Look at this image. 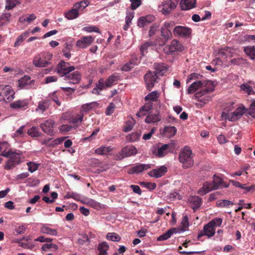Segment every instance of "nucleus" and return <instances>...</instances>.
Masks as SVG:
<instances>
[{
  "instance_id": "nucleus-51",
  "label": "nucleus",
  "mask_w": 255,
  "mask_h": 255,
  "mask_svg": "<svg viewBox=\"0 0 255 255\" xmlns=\"http://www.w3.org/2000/svg\"><path fill=\"white\" fill-rule=\"evenodd\" d=\"M96 87L100 91H102L106 88H108L106 86V82L103 78H101L99 80L98 83L96 85Z\"/></svg>"
},
{
  "instance_id": "nucleus-25",
  "label": "nucleus",
  "mask_w": 255,
  "mask_h": 255,
  "mask_svg": "<svg viewBox=\"0 0 255 255\" xmlns=\"http://www.w3.org/2000/svg\"><path fill=\"white\" fill-rule=\"evenodd\" d=\"M161 120L160 116L158 113L148 114L145 119V122L148 124L157 123Z\"/></svg>"
},
{
  "instance_id": "nucleus-1",
  "label": "nucleus",
  "mask_w": 255,
  "mask_h": 255,
  "mask_svg": "<svg viewBox=\"0 0 255 255\" xmlns=\"http://www.w3.org/2000/svg\"><path fill=\"white\" fill-rule=\"evenodd\" d=\"M75 69L74 66H70L69 63L61 61L57 66L56 71L60 77H64L65 80H70L71 83L75 84L79 83L81 78L79 71H74Z\"/></svg>"
},
{
  "instance_id": "nucleus-21",
  "label": "nucleus",
  "mask_w": 255,
  "mask_h": 255,
  "mask_svg": "<svg viewBox=\"0 0 255 255\" xmlns=\"http://www.w3.org/2000/svg\"><path fill=\"white\" fill-rule=\"evenodd\" d=\"M28 105V102L27 100H17L10 104V107L13 109H25Z\"/></svg>"
},
{
  "instance_id": "nucleus-20",
  "label": "nucleus",
  "mask_w": 255,
  "mask_h": 255,
  "mask_svg": "<svg viewBox=\"0 0 255 255\" xmlns=\"http://www.w3.org/2000/svg\"><path fill=\"white\" fill-rule=\"evenodd\" d=\"M167 171V168L165 166H161L159 168L152 169L148 173L150 177L158 178L165 175Z\"/></svg>"
},
{
  "instance_id": "nucleus-48",
  "label": "nucleus",
  "mask_w": 255,
  "mask_h": 255,
  "mask_svg": "<svg viewBox=\"0 0 255 255\" xmlns=\"http://www.w3.org/2000/svg\"><path fill=\"white\" fill-rule=\"evenodd\" d=\"M49 107L48 101H45L39 103L38 108L36 111L40 110L41 113H43L46 111Z\"/></svg>"
},
{
  "instance_id": "nucleus-39",
  "label": "nucleus",
  "mask_w": 255,
  "mask_h": 255,
  "mask_svg": "<svg viewBox=\"0 0 255 255\" xmlns=\"http://www.w3.org/2000/svg\"><path fill=\"white\" fill-rule=\"evenodd\" d=\"M159 95L157 91H153L145 96L144 99L146 101H150L156 102L158 100Z\"/></svg>"
},
{
  "instance_id": "nucleus-37",
  "label": "nucleus",
  "mask_w": 255,
  "mask_h": 255,
  "mask_svg": "<svg viewBox=\"0 0 255 255\" xmlns=\"http://www.w3.org/2000/svg\"><path fill=\"white\" fill-rule=\"evenodd\" d=\"M89 4V1L88 0H81L80 2H77L74 4L75 8L80 12L86 8Z\"/></svg>"
},
{
  "instance_id": "nucleus-10",
  "label": "nucleus",
  "mask_w": 255,
  "mask_h": 255,
  "mask_svg": "<svg viewBox=\"0 0 255 255\" xmlns=\"http://www.w3.org/2000/svg\"><path fill=\"white\" fill-rule=\"evenodd\" d=\"M35 83V80H31L30 77L28 76H24L18 80L19 86L26 89L36 88Z\"/></svg>"
},
{
  "instance_id": "nucleus-36",
  "label": "nucleus",
  "mask_w": 255,
  "mask_h": 255,
  "mask_svg": "<svg viewBox=\"0 0 255 255\" xmlns=\"http://www.w3.org/2000/svg\"><path fill=\"white\" fill-rule=\"evenodd\" d=\"M244 52L249 56L251 59H255V47L246 46L244 47Z\"/></svg>"
},
{
  "instance_id": "nucleus-13",
  "label": "nucleus",
  "mask_w": 255,
  "mask_h": 255,
  "mask_svg": "<svg viewBox=\"0 0 255 255\" xmlns=\"http://www.w3.org/2000/svg\"><path fill=\"white\" fill-rule=\"evenodd\" d=\"M215 234V228L210 225L209 223L205 225L204 227L203 230L200 231L197 236V238L200 240L201 237L204 236H206L208 238L212 237L214 236Z\"/></svg>"
},
{
  "instance_id": "nucleus-64",
  "label": "nucleus",
  "mask_w": 255,
  "mask_h": 255,
  "mask_svg": "<svg viewBox=\"0 0 255 255\" xmlns=\"http://www.w3.org/2000/svg\"><path fill=\"white\" fill-rule=\"evenodd\" d=\"M153 108V103L151 102H148L146 103L141 108H142L144 111L148 112Z\"/></svg>"
},
{
  "instance_id": "nucleus-52",
  "label": "nucleus",
  "mask_w": 255,
  "mask_h": 255,
  "mask_svg": "<svg viewBox=\"0 0 255 255\" xmlns=\"http://www.w3.org/2000/svg\"><path fill=\"white\" fill-rule=\"evenodd\" d=\"M159 30V25L157 24H153L149 30V36L152 37L155 35L157 31Z\"/></svg>"
},
{
  "instance_id": "nucleus-53",
  "label": "nucleus",
  "mask_w": 255,
  "mask_h": 255,
  "mask_svg": "<svg viewBox=\"0 0 255 255\" xmlns=\"http://www.w3.org/2000/svg\"><path fill=\"white\" fill-rule=\"evenodd\" d=\"M181 224L183 228L182 230L184 231H185L186 229H187L189 226L188 218L187 215H185L183 217Z\"/></svg>"
},
{
  "instance_id": "nucleus-7",
  "label": "nucleus",
  "mask_w": 255,
  "mask_h": 255,
  "mask_svg": "<svg viewBox=\"0 0 255 255\" xmlns=\"http://www.w3.org/2000/svg\"><path fill=\"white\" fill-rule=\"evenodd\" d=\"M192 31L191 28L181 25L176 26L173 30V34L175 36H180L184 38L189 37L191 34Z\"/></svg>"
},
{
  "instance_id": "nucleus-44",
  "label": "nucleus",
  "mask_w": 255,
  "mask_h": 255,
  "mask_svg": "<svg viewBox=\"0 0 255 255\" xmlns=\"http://www.w3.org/2000/svg\"><path fill=\"white\" fill-rule=\"evenodd\" d=\"M98 103L96 102H92L83 105L82 107V109L83 111L85 112H89L90 110L93 108H95L98 106Z\"/></svg>"
},
{
  "instance_id": "nucleus-12",
  "label": "nucleus",
  "mask_w": 255,
  "mask_h": 255,
  "mask_svg": "<svg viewBox=\"0 0 255 255\" xmlns=\"http://www.w3.org/2000/svg\"><path fill=\"white\" fill-rule=\"evenodd\" d=\"M92 36H84L76 42V46L79 48L84 49L90 45L94 40Z\"/></svg>"
},
{
  "instance_id": "nucleus-3",
  "label": "nucleus",
  "mask_w": 255,
  "mask_h": 255,
  "mask_svg": "<svg viewBox=\"0 0 255 255\" xmlns=\"http://www.w3.org/2000/svg\"><path fill=\"white\" fill-rule=\"evenodd\" d=\"M53 57V54L48 51L42 52L36 55L33 60V64L36 67H46L51 64L50 61Z\"/></svg>"
},
{
  "instance_id": "nucleus-14",
  "label": "nucleus",
  "mask_w": 255,
  "mask_h": 255,
  "mask_svg": "<svg viewBox=\"0 0 255 255\" xmlns=\"http://www.w3.org/2000/svg\"><path fill=\"white\" fill-rule=\"evenodd\" d=\"M19 154L20 153H17L16 154H14L12 155V156H10L9 160L4 166V169L7 170L12 169L15 167L16 165L19 164L20 163Z\"/></svg>"
},
{
  "instance_id": "nucleus-54",
  "label": "nucleus",
  "mask_w": 255,
  "mask_h": 255,
  "mask_svg": "<svg viewBox=\"0 0 255 255\" xmlns=\"http://www.w3.org/2000/svg\"><path fill=\"white\" fill-rule=\"evenodd\" d=\"M6 2L5 9L10 10L16 5V0H6Z\"/></svg>"
},
{
  "instance_id": "nucleus-27",
  "label": "nucleus",
  "mask_w": 255,
  "mask_h": 255,
  "mask_svg": "<svg viewBox=\"0 0 255 255\" xmlns=\"http://www.w3.org/2000/svg\"><path fill=\"white\" fill-rule=\"evenodd\" d=\"M84 118V114L82 112L78 114L75 117H71L69 119V122L73 124V126H77V127L83 121Z\"/></svg>"
},
{
  "instance_id": "nucleus-29",
  "label": "nucleus",
  "mask_w": 255,
  "mask_h": 255,
  "mask_svg": "<svg viewBox=\"0 0 255 255\" xmlns=\"http://www.w3.org/2000/svg\"><path fill=\"white\" fill-rule=\"evenodd\" d=\"M21 240L24 241L18 242L19 246L23 248L27 249H32L34 248V246L33 244H29L28 243V241L31 240L30 237H23Z\"/></svg>"
},
{
  "instance_id": "nucleus-31",
  "label": "nucleus",
  "mask_w": 255,
  "mask_h": 255,
  "mask_svg": "<svg viewBox=\"0 0 255 255\" xmlns=\"http://www.w3.org/2000/svg\"><path fill=\"white\" fill-rule=\"evenodd\" d=\"M177 129L175 127L166 126L164 129V134L167 137L173 136L176 133Z\"/></svg>"
},
{
  "instance_id": "nucleus-8",
  "label": "nucleus",
  "mask_w": 255,
  "mask_h": 255,
  "mask_svg": "<svg viewBox=\"0 0 255 255\" xmlns=\"http://www.w3.org/2000/svg\"><path fill=\"white\" fill-rule=\"evenodd\" d=\"M154 71H148L144 75V79L148 90L150 91L157 82L158 76Z\"/></svg>"
},
{
  "instance_id": "nucleus-58",
  "label": "nucleus",
  "mask_w": 255,
  "mask_h": 255,
  "mask_svg": "<svg viewBox=\"0 0 255 255\" xmlns=\"http://www.w3.org/2000/svg\"><path fill=\"white\" fill-rule=\"evenodd\" d=\"M182 249V248L181 246H179L178 247V251L179 253L181 255H190L193 254H200L202 252L200 251H191V252H185V251H180Z\"/></svg>"
},
{
  "instance_id": "nucleus-22",
  "label": "nucleus",
  "mask_w": 255,
  "mask_h": 255,
  "mask_svg": "<svg viewBox=\"0 0 255 255\" xmlns=\"http://www.w3.org/2000/svg\"><path fill=\"white\" fill-rule=\"evenodd\" d=\"M203 80L196 81L194 82L187 89V93L189 94H193L198 90L203 89Z\"/></svg>"
},
{
  "instance_id": "nucleus-9",
  "label": "nucleus",
  "mask_w": 255,
  "mask_h": 255,
  "mask_svg": "<svg viewBox=\"0 0 255 255\" xmlns=\"http://www.w3.org/2000/svg\"><path fill=\"white\" fill-rule=\"evenodd\" d=\"M174 148V144L172 143L165 144L158 146L157 150L154 151L155 155L158 157H162L168 152H171Z\"/></svg>"
},
{
  "instance_id": "nucleus-41",
  "label": "nucleus",
  "mask_w": 255,
  "mask_h": 255,
  "mask_svg": "<svg viewBox=\"0 0 255 255\" xmlns=\"http://www.w3.org/2000/svg\"><path fill=\"white\" fill-rule=\"evenodd\" d=\"M155 71H154L157 74H159L161 75L164 74V71L167 70L166 67L162 64H155L154 65Z\"/></svg>"
},
{
  "instance_id": "nucleus-15",
  "label": "nucleus",
  "mask_w": 255,
  "mask_h": 255,
  "mask_svg": "<svg viewBox=\"0 0 255 255\" xmlns=\"http://www.w3.org/2000/svg\"><path fill=\"white\" fill-rule=\"evenodd\" d=\"M168 54H172L175 52H182L184 50V46L177 40L174 39L168 46Z\"/></svg>"
},
{
  "instance_id": "nucleus-47",
  "label": "nucleus",
  "mask_w": 255,
  "mask_h": 255,
  "mask_svg": "<svg viewBox=\"0 0 255 255\" xmlns=\"http://www.w3.org/2000/svg\"><path fill=\"white\" fill-rule=\"evenodd\" d=\"M27 133L32 137H38L40 135V132L39 131L38 128L36 127H32L30 128L27 131Z\"/></svg>"
},
{
  "instance_id": "nucleus-24",
  "label": "nucleus",
  "mask_w": 255,
  "mask_h": 255,
  "mask_svg": "<svg viewBox=\"0 0 255 255\" xmlns=\"http://www.w3.org/2000/svg\"><path fill=\"white\" fill-rule=\"evenodd\" d=\"M212 190H214L212 187V182L206 181L203 184L202 188L198 190V193L201 195H204Z\"/></svg>"
},
{
  "instance_id": "nucleus-30",
  "label": "nucleus",
  "mask_w": 255,
  "mask_h": 255,
  "mask_svg": "<svg viewBox=\"0 0 255 255\" xmlns=\"http://www.w3.org/2000/svg\"><path fill=\"white\" fill-rule=\"evenodd\" d=\"M79 15V12L76 8L73 6V8L65 13V17L68 19H73L78 17Z\"/></svg>"
},
{
  "instance_id": "nucleus-59",
  "label": "nucleus",
  "mask_w": 255,
  "mask_h": 255,
  "mask_svg": "<svg viewBox=\"0 0 255 255\" xmlns=\"http://www.w3.org/2000/svg\"><path fill=\"white\" fill-rule=\"evenodd\" d=\"M115 107V104L113 103H111L106 109V115L109 116L112 114L114 113Z\"/></svg>"
},
{
  "instance_id": "nucleus-4",
  "label": "nucleus",
  "mask_w": 255,
  "mask_h": 255,
  "mask_svg": "<svg viewBox=\"0 0 255 255\" xmlns=\"http://www.w3.org/2000/svg\"><path fill=\"white\" fill-rule=\"evenodd\" d=\"M137 153L136 148L132 145H128L122 148L121 151L116 155L115 158L117 160H121L125 157L134 155Z\"/></svg>"
},
{
  "instance_id": "nucleus-38",
  "label": "nucleus",
  "mask_w": 255,
  "mask_h": 255,
  "mask_svg": "<svg viewBox=\"0 0 255 255\" xmlns=\"http://www.w3.org/2000/svg\"><path fill=\"white\" fill-rule=\"evenodd\" d=\"M40 232L43 234H46L52 236H56L57 235V231L56 230L51 229L46 226H43L40 229Z\"/></svg>"
},
{
  "instance_id": "nucleus-57",
  "label": "nucleus",
  "mask_w": 255,
  "mask_h": 255,
  "mask_svg": "<svg viewBox=\"0 0 255 255\" xmlns=\"http://www.w3.org/2000/svg\"><path fill=\"white\" fill-rule=\"evenodd\" d=\"M131 2V8L134 10L141 4V0H130Z\"/></svg>"
},
{
  "instance_id": "nucleus-2",
  "label": "nucleus",
  "mask_w": 255,
  "mask_h": 255,
  "mask_svg": "<svg viewBox=\"0 0 255 255\" xmlns=\"http://www.w3.org/2000/svg\"><path fill=\"white\" fill-rule=\"evenodd\" d=\"M179 158L183 168H190L194 164L192 151L189 146H185L181 150Z\"/></svg>"
},
{
  "instance_id": "nucleus-61",
  "label": "nucleus",
  "mask_w": 255,
  "mask_h": 255,
  "mask_svg": "<svg viewBox=\"0 0 255 255\" xmlns=\"http://www.w3.org/2000/svg\"><path fill=\"white\" fill-rule=\"evenodd\" d=\"M246 184H242V189L246 190L247 192H253L255 190V185H253L250 186H246Z\"/></svg>"
},
{
  "instance_id": "nucleus-18",
  "label": "nucleus",
  "mask_w": 255,
  "mask_h": 255,
  "mask_svg": "<svg viewBox=\"0 0 255 255\" xmlns=\"http://www.w3.org/2000/svg\"><path fill=\"white\" fill-rule=\"evenodd\" d=\"M177 2L171 0H167L162 2V9L161 10L163 14L166 15L169 13L172 10L175 8Z\"/></svg>"
},
{
  "instance_id": "nucleus-60",
  "label": "nucleus",
  "mask_w": 255,
  "mask_h": 255,
  "mask_svg": "<svg viewBox=\"0 0 255 255\" xmlns=\"http://www.w3.org/2000/svg\"><path fill=\"white\" fill-rule=\"evenodd\" d=\"M56 93H57L56 92H54L52 94H49V98L51 100L54 101L58 106H60L61 103L59 102V101L58 100V98L56 95Z\"/></svg>"
},
{
  "instance_id": "nucleus-46",
  "label": "nucleus",
  "mask_w": 255,
  "mask_h": 255,
  "mask_svg": "<svg viewBox=\"0 0 255 255\" xmlns=\"http://www.w3.org/2000/svg\"><path fill=\"white\" fill-rule=\"evenodd\" d=\"M218 207H228L230 205H233V203L228 200H220L216 202Z\"/></svg>"
},
{
  "instance_id": "nucleus-43",
  "label": "nucleus",
  "mask_w": 255,
  "mask_h": 255,
  "mask_svg": "<svg viewBox=\"0 0 255 255\" xmlns=\"http://www.w3.org/2000/svg\"><path fill=\"white\" fill-rule=\"evenodd\" d=\"M107 239L108 240L118 242L121 240V237L116 233H109L107 235Z\"/></svg>"
},
{
  "instance_id": "nucleus-5",
  "label": "nucleus",
  "mask_w": 255,
  "mask_h": 255,
  "mask_svg": "<svg viewBox=\"0 0 255 255\" xmlns=\"http://www.w3.org/2000/svg\"><path fill=\"white\" fill-rule=\"evenodd\" d=\"M215 89V85L213 82L210 80H203V89L195 93V96L197 98L201 97L207 93L213 92Z\"/></svg>"
},
{
  "instance_id": "nucleus-17",
  "label": "nucleus",
  "mask_w": 255,
  "mask_h": 255,
  "mask_svg": "<svg viewBox=\"0 0 255 255\" xmlns=\"http://www.w3.org/2000/svg\"><path fill=\"white\" fill-rule=\"evenodd\" d=\"M54 122L52 120L45 121L40 125L43 131L48 135H52L53 133V125Z\"/></svg>"
},
{
  "instance_id": "nucleus-40",
  "label": "nucleus",
  "mask_w": 255,
  "mask_h": 255,
  "mask_svg": "<svg viewBox=\"0 0 255 255\" xmlns=\"http://www.w3.org/2000/svg\"><path fill=\"white\" fill-rule=\"evenodd\" d=\"M161 35L165 41H167L172 37V33L170 29H165L163 27H161Z\"/></svg>"
},
{
  "instance_id": "nucleus-11",
  "label": "nucleus",
  "mask_w": 255,
  "mask_h": 255,
  "mask_svg": "<svg viewBox=\"0 0 255 255\" xmlns=\"http://www.w3.org/2000/svg\"><path fill=\"white\" fill-rule=\"evenodd\" d=\"M1 92L0 93L2 101L5 102H10L14 99V92L10 86H3Z\"/></svg>"
},
{
  "instance_id": "nucleus-50",
  "label": "nucleus",
  "mask_w": 255,
  "mask_h": 255,
  "mask_svg": "<svg viewBox=\"0 0 255 255\" xmlns=\"http://www.w3.org/2000/svg\"><path fill=\"white\" fill-rule=\"evenodd\" d=\"M11 14L10 13L3 14L0 17V22H3L4 25L7 24L10 20Z\"/></svg>"
},
{
  "instance_id": "nucleus-49",
  "label": "nucleus",
  "mask_w": 255,
  "mask_h": 255,
  "mask_svg": "<svg viewBox=\"0 0 255 255\" xmlns=\"http://www.w3.org/2000/svg\"><path fill=\"white\" fill-rule=\"evenodd\" d=\"M27 165L28 171L33 173L38 169L39 164L33 162H28L27 163Z\"/></svg>"
},
{
  "instance_id": "nucleus-23",
  "label": "nucleus",
  "mask_w": 255,
  "mask_h": 255,
  "mask_svg": "<svg viewBox=\"0 0 255 255\" xmlns=\"http://www.w3.org/2000/svg\"><path fill=\"white\" fill-rule=\"evenodd\" d=\"M196 0H182L180 1L181 9L183 10H187L195 7Z\"/></svg>"
},
{
  "instance_id": "nucleus-19",
  "label": "nucleus",
  "mask_w": 255,
  "mask_h": 255,
  "mask_svg": "<svg viewBox=\"0 0 255 255\" xmlns=\"http://www.w3.org/2000/svg\"><path fill=\"white\" fill-rule=\"evenodd\" d=\"M189 206L195 212L201 205L202 199L198 196H192L189 198Z\"/></svg>"
},
{
  "instance_id": "nucleus-42",
  "label": "nucleus",
  "mask_w": 255,
  "mask_h": 255,
  "mask_svg": "<svg viewBox=\"0 0 255 255\" xmlns=\"http://www.w3.org/2000/svg\"><path fill=\"white\" fill-rule=\"evenodd\" d=\"M77 128V125L71 126L70 125H63L59 128V129L61 132L66 133L70 131L72 129H76Z\"/></svg>"
},
{
  "instance_id": "nucleus-16",
  "label": "nucleus",
  "mask_w": 255,
  "mask_h": 255,
  "mask_svg": "<svg viewBox=\"0 0 255 255\" xmlns=\"http://www.w3.org/2000/svg\"><path fill=\"white\" fill-rule=\"evenodd\" d=\"M150 168V164H138L129 168L128 170V173L129 174H138Z\"/></svg>"
},
{
  "instance_id": "nucleus-6",
  "label": "nucleus",
  "mask_w": 255,
  "mask_h": 255,
  "mask_svg": "<svg viewBox=\"0 0 255 255\" xmlns=\"http://www.w3.org/2000/svg\"><path fill=\"white\" fill-rule=\"evenodd\" d=\"M247 111L244 106L238 108L234 112L225 114V118L229 121L234 122L239 120Z\"/></svg>"
},
{
  "instance_id": "nucleus-33",
  "label": "nucleus",
  "mask_w": 255,
  "mask_h": 255,
  "mask_svg": "<svg viewBox=\"0 0 255 255\" xmlns=\"http://www.w3.org/2000/svg\"><path fill=\"white\" fill-rule=\"evenodd\" d=\"M29 33L27 31H25L20 35L16 38L13 46L14 47H17L21 44L23 41L28 36Z\"/></svg>"
},
{
  "instance_id": "nucleus-55",
  "label": "nucleus",
  "mask_w": 255,
  "mask_h": 255,
  "mask_svg": "<svg viewBox=\"0 0 255 255\" xmlns=\"http://www.w3.org/2000/svg\"><path fill=\"white\" fill-rule=\"evenodd\" d=\"M84 31L88 32H96L100 33V31L98 27L95 26H87L83 28Z\"/></svg>"
},
{
  "instance_id": "nucleus-28",
  "label": "nucleus",
  "mask_w": 255,
  "mask_h": 255,
  "mask_svg": "<svg viewBox=\"0 0 255 255\" xmlns=\"http://www.w3.org/2000/svg\"><path fill=\"white\" fill-rule=\"evenodd\" d=\"M176 233V229L172 228L166 231L164 234L158 237L157 240L159 241H165L171 237L172 235Z\"/></svg>"
},
{
  "instance_id": "nucleus-45",
  "label": "nucleus",
  "mask_w": 255,
  "mask_h": 255,
  "mask_svg": "<svg viewBox=\"0 0 255 255\" xmlns=\"http://www.w3.org/2000/svg\"><path fill=\"white\" fill-rule=\"evenodd\" d=\"M151 46V43L146 42L140 46L139 50L142 56H145L147 53V49Z\"/></svg>"
},
{
  "instance_id": "nucleus-34",
  "label": "nucleus",
  "mask_w": 255,
  "mask_h": 255,
  "mask_svg": "<svg viewBox=\"0 0 255 255\" xmlns=\"http://www.w3.org/2000/svg\"><path fill=\"white\" fill-rule=\"evenodd\" d=\"M109 248V246L106 242L100 244L98 247V250L99 251V255H108L107 251Z\"/></svg>"
},
{
  "instance_id": "nucleus-32",
  "label": "nucleus",
  "mask_w": 255,
  "mask_h": 255,
  "mask_svg": "<svg viewBox=\"0 0 255 255\" xmlns=\"http://www.w3.org/2000/svg\"><path fill=\"white\" fill-rule=\"evenodd\" d=\"M212 187L213 189L217 190L221 188L222 183H223V180L219 176L214 175L213 177Z\"/></svg>"
},
{
  "instance_id": "nucleus-62",
  "label": "nucleus",
  "mask_w": 255,
  "mask_h": 255,
  "mask_svg": "<svg viewBox=\"0 0 255 255\" xmlns=\"http://www.w3.org/2000/svg\"><path fill=\"white\" fill-rule=\"evenodd\" d=\"M108 152V147H101L96 150V153L98 154H106Z\"/></svg>"
},
{
  "instance_id": "nucleus-63",
  "label": "nucleus",
  "mask_w": 255,
  "mask_h": 255,
  "mask_svg": "<svg viewBox=\"0 0 255 255\" xmlns=\"http://www.w3.org/2000/svg\"><path fill=\"white\" fill-rule=\"evenodd\" d=\"M241 88L242 90L247 92L249 94H251V92L253 91L252 88L251 86L245 84H242L241 86Z\"/></svg>"
},
{
  "instance_id": "nucleus-56",
  "label": "nucleus",
  "mask_w": 255,
  "mask_h": 255,
  "mask_svg": "<svg viewBox=\"0 0 255 255\" xmlns=\"http://www.w3.org/2000/svg\"><path fill=\"white\" fill-rule=\"evenodd\" d=\"M222 221L223 220L222 218H216L209 223L215 228V226H220L222 224Z\"/></svg>"
},
{
  "instance_id": "nucleus-35",
  "label": "nucleus",
  "mask_w": 255,
  "mask_h": 255,
  "mask_svg": "<svg viewBox=\"0 0 255 255\" xmlns=\"http://www.w3.org/2000/svg\"><path fill=\"white\" fill-rule=\"evenodd\" d=\"M119 79V76L117 74H113L110 76L106 82V86L109 88L112 86Z\"/></svg>"
},
{
  "instance_id": "nucleus-26",
  "label": "nucleus",
  "mask_w": 255,
  "mask_h": 255,
  "mask_svg": "<svg viewBox=\"0 0 255 255\" xmlns=\"http://www.w3.org/2000/svg\"><path fill=\"white\" fill-rule=\"evenodd\" d=\"M154 20V17L151 15H147L145 17H141L139 18L137 25L140 27H144L150 23Z\"/></svg>"
}]
</instances>
